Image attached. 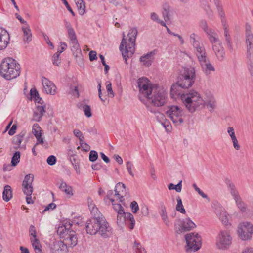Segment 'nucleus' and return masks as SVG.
Wrapping results in <instances>:
<instances>
[{"mask_svg":"<svg viewBox=\"0 0 253 253\" xmlns=\"http://www.w3.org/2000/svg\"><path fill=\"white\" fill-rule=\"evenodd\" d=\"M166 114L175 125H180L183 123L182 116L184 113L183 109L178 106H169L166 111Z\"/></svg>","mask_w":253,"mask_h":253,"instance_id":"9","label":"nucleus"},{"mask_svg":"<svg viewBox=\"0 0 253 253\" xmlns=\"http://www.w3.org/2000/svg\"><path fill=\"white\" fill-rule=\"evenodd\" d=\"M72 226V223L70 221L66 220L57 229V233L63 239L62 241L66 247L75 246L77 244L76 233L74 230H71Z\"/></svg>","mask_w":253,"mask_h":253,"instance_id":"4","label":"nucleus"},{"mask_svg":"<svg viewBox=\"0 0 253 253\" xmlns=\"http://www.w3.org/2000/svg\"><path fill=\"white\" fill-rule=\"evenodd\" d=\"M30 94L31 97L35 98L36 101H37L38 103H41V101H42V99L39 97V94L35 88H32L31 89Z\"/></svg>","mask_w":253,"mask_h":253,"instance_id":"47","label":"nucleus"},{"mask_svg":"<svg viewBox=\"0 0 253 253\" xmlns=\"http://www.w3.org/2000/svg\"><path fill=\"white\" fill-rule=\"evenodd\" d=\"M137 33V30L136 28L130 29L127 34L129 42H126L124 37H123L121 42L119 48L126 64H127V59L131 57L134 53L135 42ZM124 36H125L124 35Z\"/></svg>","mask_w":253,"mask_h":253,"instance_id":"2","label":"nucleus"},{"mask_svg":"<svg viewBox=\"0 0 253 253\" xmlns=\"http://www.w3.org/2000/svg\"><path fill=\"white\" fill-rule=\"evenodd\" d=\"M9 40V33L6 30L0 27V50H3L6 48Z\"/></svg>","mask_w":253,"mask_h":253,"instance_id":"17","label":"nucleus"},{"mask_svg":"<svg viewBox=\"0 0 253 253\" xmlns=\"http://www.w3.org/2000/svg\"><path fill=\"white\" fill-rule=\"evenodd\" d=\"M106 90L108 94V96L113 98L114 96V94L112 90V84L110 83H109L106 84Z\"/></svg>","mask_w":253,"mask_h":253,"instance_id":"60","label":"nucleus"},{"mask_svg":"<svg viewBox=\"0 0 253 253\" xmlns=\"http://www.w3.org/2000/svg\"><path fill=\"white\" fill-rule=\"evenodd\" d=\"M65 244L62 241H57L54 242L52 245V249L54 252L56 253L57 251L59 252V251L64 250L65 248H66Z\"/></svg>","mask_w":253,"mask_h":253,"instance_id":"34","label":"nucleus"},{"mask_svg":"<svg viewBox=\"0 0 253 253\" xmlns=\"http://www.w3.org/2000/svg\"><path fill=\"white\" fill-rule=\"evenodd\" d=\"M246 50L253 49V36H245Z\"/></svg>","mask_w":253,"mask_h":253,"instance_id":"41","label":"nucleus"},{"mask_svg":"<svg viewBox=\"0 0 253 253\" xmlns=\"http://www.w3.org/2000/svg\"><path fill=\"white\" fill-rule=\"evenodd\" d=\"M247 69L251 76H253V60L246 61Z\"/></svg>","mask_w":253,"mask_h":253,"instance_id":"53","label":"nucleus"},{"mask_svg":"<svg viewBox=\"0 0 253 253\" xmlns=\"http://www.w3.org/2000/svg\"><path fill=\"white\" fill-rule=\"evenodd\" d=\"M76 4L79 13L83 15L85 13V3L83 0H74Z\"/></svg>","mask_w":253,"mask_h":253,"instance_id":"32","label":"nucleus"},{"mask_svg":"<svg viewBox=\"0 0 253 253\" xmlns=\"http://www.w3.org/2000/svg\"><path fill=\"white\" fill-rule=\"evenodd\" d=\"M34 176L32 174H28L25 176L22 184L33 185Z\"/></svg>","mask_w":253,"mask_h":253,"instance_id":"38","label":"nucleus"},{"mask_svg":"<svg viewBox=\"0 0 253 253\" xmlns=\"http://www.w3.org/2000/svg\"><path fill=\"white\" fill-rule=\"evenodd\" d=\"M212 50L218 60L222 61L225 58V52L220 42L212 45Z\"/></svg>","mask_w":253,"mask_h":253,"instance_id":"19","label":"nucleus"},{"mask_svg":"<svg viewBox=\"0 0 253 253\" xmlns=\"http://www.w3.org/2000/svg\"><path fill=\"white\" fill-rule=\"evenodd\" d=\"M98 158V154L96 151L91 150L89 153V159L91 162L95 161Z\"/></svg>","mask_w":253,"mask_h":253,"instance_id":"54","label":"nucleus"},{"mask_svg":"<svg viewBox=\"0 0 253 253\" xmlns=\"http://www.w3.org/2000/svg\"><path fill=\"white\" fill-rule=\"evenodd\" d=\"M30 240L36 253H42L41 246L39 239L38 238H30Z\"/></svg>","mask_w":253,"mask_h":253,"instance_id":"37","label":"nucleus"},{"mask_svg":"<svg viewBox=\"0 0 253 253\" xmlns=\"http://www.w3.org/2000/svg\"><path fill=\"white\" fill-rule=\"evenodd\" d=\"M195 76V71L193 67L183 68L178 77V84L181 88H188L193 84Z\"/></svg>","mask_w":253,"mask_h":253,"instance_id":"6","label":"nucleus"},{"mask_svg":"<svg viewBox=\"0 0 253 253\" xmlns=\"http://www.w3.org/2000/svg\"><path fill=\"white\" fill-rule=\"evenodd\" d=\"M181 97L186 108L190 112H193L198 108L204 106V100L199 93L194 90L190 91L186 94L181 95Z\"/></svg>","mask_w":253,"mask_h":253,"instance_id":"5","label":"nucleus"},{"mask_svg":"<svg viewBox=\"0 0 253 253\" xmlns=\"http://www.w3.org/2000/svg\"><path fill=\"white\" fill-rule=\"evenodd\" d=\"M70 92L71 94H72L73 96L79 97V90L78 89L77 86H71L70 87Z\"/></svg>","mask_w":253,"mask_h":253,"instance_id":"61","label":"nucleus"},{"mask_svg":"<svg viewBox=\"0 0 253 253\" xmlns=\"http://www.w3.org/2000/svg\"><path fill=\"white\" fill-rule=\"evenodd\" d=\"M88 203V207L93 217L88 219L86 222V232L92 235L99 233L103 238L109 237L112 234V228L96 206L92 203Z\"/></svg>","mask_w":253,"mask_h":253,"instance_id":"1","label":"nucleus"},{"mask_svg":"<svg viewBox=\"0 0 253 253\" xmlns=\"http://www.w3.org/2000/svg\"><path fill=\"white\" fill-rule=\"evenodd\" d=\"M20 69V65L11 58L4 59L0 65V74L6 80H11L18 76Z\"/></svg>","mask_w":253,"mask_h":253,"instance_id":"3","label":"nucleus"},{"mask_svg":"<svg viewBox=\"0 0 253 253\" xmlns=\"http://www.w3.org/2000/svg\"><path fill=\"white\" fill-rule=\"evenodd\" d=\"M24 135L25 133L22 132L13 138V144L17 145L15 147V149H18L20 148V145L23 140Z\"/></svg>","mask_w":253,"mask_h":253,"instance_id":"30","label":"nucleus"},{"mask_svg":"<svg viewBox=\"0 0 253 253\" xmlns=\"http://www.w3.org/2000/svg\"><path fill=\"white\" fill-rule=\"evenodd\" d=\"M73 134L74 135L79 138V141H83V140H84V137L83 135L82 132L77 129H75L73 131Z\"/></svg>","mask_w":253,"mask_h":253,"instance_id":"55","label":"nucleus"},{"mask_svg":"<svg viewBox=\"0 0 253 253\" xmlns=\"http://www.w3.org/2000/svg\"><path fill=\"white\" fill-rule=\"evenodd\" d=\"M12 197V191L11 187L8 185H6L4 187L2 193L3 200L5 202H8Z\"/></svg>","mask_w":253,"mask_h":253,"instance_id":"26","label":"nucleus"},{"mask_svg":"<svg viewBox=\"0 0 253 253\" xmlns=\"http://www.w3.org/2000/svg\"><path fill=\"white\" fill-rule=\"evenodd\" d=\"M187 243V252L197 251L201 247V238L197 233H190L185 236Z\"/></svg>","mask_w":253,"mask_h":253,"instance_id":"10","label":"nucleus"},{"mask_svg":"<svg viewBox=\"0 0 253 253\" xmlns=\"http://www.w3.org/2000/svg\"><path fill=\"white\" fill-rule=\"evenodd\" d=\"M222 27L224 30V36L228 50L232 53L234 51L233 42L230 35V31L226 17L220 18Z\"/></svg>","mask_w":253,"mask_h":253,"instance_id":"12","label":"nucleus"},{"mask_svg":"<svg viewBox=\"0 0 253 253\" xmlns=\"http://www.w3.org/2000/svg\"><path fill=\"white\" fill-rule=\"evenodd\" d=\"M69 41L77 39L75 30L73 28L67 31Z\"/></svg>","mask_w":253,"mask_h":253,"instance_id":"56","label":"nucleus"},{"mask_svg":"<svg viewBox=\"0 0 253 253\" xmlns=\"http://www.w3.org/2000/svg\"><path fill=\"white\" fill-rule=\"evenodd\" d=\"M179 87H180V86L178 85L177 82L176 84H172L170 89V95L172 98H176L177 96L181 95Z\"/></svg>","mask_w":253,"mask_h":253,"instance_id":"35","label":"nucleus"},{"mask_svg":"<svg viewBox=\"0 0 253 253\" xmlns=\"http://www.w3.org/2000/svg\"><path fill=\"white\" fill-rule=\"evenodd\" d=\"M22 30L23 32L24 41L27 42H30L32 40V33L31 30L28 25L26 27H22Z\"/></svg>","mask_w":253,"mask_h":253,"instance_id":"31","label":"nucleus"},{"mask_svg":"<svg viewBox=\"0 0 253 253\" xmlns=\"http://www.w3.org/2000/svg\"><path fill=\"white\" fill-rule=\"evenodd\" d=\"M216 6L218 14L220 18L226 16L225 13L223 8L220 0H213Z\"/></svg>","mask_w":253,"mask_h":253,"instance_id":"29","label":"nucleus"},{"mask_svg":"<svg viewBox=\"0 0 253 253\" xmlns=\"http://www.w3.org/2000/svg\"><path fill=\"white\" fill-rule=\"evenodd\" d=\"M140 94L145 97H150L153 87L150 81L146 77L140 78L137 81Z\"/></svg>","mask_w":253,"mask_h":253,"instance_id":"11","label":"nucleus"},{"mask_svg":"<svg viewBox=\"0 0 253 253\" xmlns=\"http://www.w3.org/2000/svg\"><path fill=\"white\" fill-rule=\"evenodd\" d=\"M214 212L222 223L227 225L228 223V214L225 209L219 204H214Z\"/></svg>","mask_w":253,"mask_h":253,"instance_id":"15","label":"nucleus"},{"mask_svg":"<svg viewBox=\"0 0 253 253\" xmlns=\"http://www.w3.org/2000/svg\"><path fill=\"white\" fill-rule=\"evenodd\" d=\"M69 43L73 54L76 53L77 56L78 54L81 53V49L77 39L70 40Z\"/></svg>","mask_w":253,"mask_h":253,"instance_id":"27","label":"nucleus"},{"mask_svg":"<svg viewBox=\"0 0 253 253\" xmlns=\"http://www.w3.org/2000/svg\"><path fill=\"white\" fill-rule=\"evenodd\" d=\"M225 182L228 188V190L234 200L236 206L242 212H245L248 210L247 204L242 200L234 183L230 179L226 178Z\"/></svg>","mask_w":253,"mask_h":253,"instance_id":"7","label":"nucleus"},{"mask_svg":"<svg viewBox=\"0 0 253 253\" xmlns=\"http://www.w3.org/2000/svg\"><path fill=\"white\" fill-rule=\"evenodd\" d=\"M20 153L19 151H16L14 153V154L12 157L11 162V163L12 164V166H13V167L16 166L18 164V163H19V162H20Z\"/></svg>","mask_w":253,"mask_h":253,"instance_id":"40","label":"nucleus"},{"mask_svg":"<svg viewBox=\"0 0 253 253\" xmlns=\"http://www.w3.org/2000/svg\"><path fill=\"white\" fill-rule=\"evenodd\" d=\"M253 36L251 30V26L249 23H246L245 25V36Z\"/></svg>","mask_w":253,"mask_h":253,"instance_id":"62","label":"nucleus"},{"mask_svg":"<svg viewBox=\"0 0 253 253\" xmlns=\"http://www.w3.org/2000/svg\"><path fill=\"white\" fill-rule=\"evenodd\" d=\"M199 26L204 32L210 28L208 25L207 21L205 20H202L200 21Z\"/></svg>","mask_w":253,"mask_h":253,"instance_id":"63","label":"nucleus"},{"mask_svg":"<svg viewBox=\"0 0 253 253\" xmlns=\"http://www.w3.org/2000/svg\"><path fill=\"white\" fill-rule=\"evenodd\" d=\"M160 215L166 225L169 226L170 225V223L168 219L167 214L165 208H164L161 210Z\"/></svg>","mask_w":253,"mask_h":253,"instance_id":"46","label":"nucleus"},{"mask_svg":"<svg viewBox=\"0 0 253 253\" xmlns=\"http://www.w3.org/2000/svg\"><path fill=\"white\" fill-rule=\"evenodd\" d=\"M133 248L138 253H143L144 251V248L142 247L139 242L137 241L134 242Z\"/></svg>","mask_w":253,"mask_h":253,"instance_id":"50","label":"nucleus"},{"mask_svg":"<svg viewBox=\"0 0 253 253\" xmlns=\"http://www.w3.org/2000/svg\"><path fill=\"white\" fill-rule=\"evenodd\" d=\"M245 55L246 61L253 60V49H246Z\"/></svg>","mask_w":253,"mask_h":253,"instance_id":"51","label":"nucleus"},{"mask_svg":"<svg viewBox=\"0 0 253 253\" xmlns=\"http://www.w3.org/2000/svg\"><path fill=\"white\" fill-rule=\"evenodd\" d=\"M253 227L249 222H244L238 227V234L242 240L250 239L253 234Z\"/></svg>","mask_w":253,"mask_h":253,"instance_id":"14","label":"nucleus"},{"mask_svg":"<svg viewBox=\"0 0 253 253\" xmlns=\"http://www.w3.org/2000/svg\"><path fill=\"white\" fill-rule=\"evenodd\" d=\"M67 48V44L64 42H60V46L58 48L57 53L58 54H60L64 51H65Z\"/></svg>","mask_w":253,"mask_h":253,"instance_id":"58","label":"nucleus"},{"mask_svg":"<svg viewBox=\"0 0 253 253\" xmlns=\"http://www.w3.org/2000/svg\"><path fill=\"white\" fill-rule=\"evenodd\" d=\"M60 54H58V53L56 52L52 57L51 60L52 64L54 65L59 66L61 63V59L59 58Z\"/></svg>","mask_w":253,"mask_h":253,"instance_id":"48","label":"nucleus"},{"mask_svg":"<svg viewBox=\"0 0 253 253\" xmlns=\"http://www.w3.org/2000/svg\"><path fill=\"white\" fill-rule=\"evenodd\" d=\"M32 132L34 134L36 138L40 136H42L41 127L39 126L38 124H35L33 125L32 128Z\"/></svg>","mask_w":253,"mask_h":253,"instance_id":"44","label":"nucleus"},{"mask_svg":"<svg viewBox=\"0 0 253 253\" xmlns=\"http://www.w3.org/2000/svg\"><path fill=\"white\" fill-rule=\"evenodd\" d=\"M192 46L198 60L207 56L206 49L202 42H200Z\"/></svg>","mask_w":253,"mask_h":253,"instance_id":"22","label":"nucleus"},{"mask_svg":"<svg viewBox=\"0 0 253 253\" xmlns=\"http://www.w3.org/2000/svg\"><path fill=\"white\" fill-rule=\"evenodd\" d=\"M163 17L165 22H167L170 19V10L168 6L165 7L163 8L162 12Z\"/></svg>","mask_w":253,"mask_h":253,"instance_id":"45","label":"nucleus"},{"mask_svg":"<svg viewBox=\"0 0 253 253\" xmlns=\"http://www.w3.org/2000/svg\"><path fill=\"white\" fill-rule=\"evenodd\" d=\"M195 227V224L189 218H186L183 220L181 228H179L176 232L180 234L183 232L192 230Z\"/></svg>","mask_w":253,"mask_h":253,"instance_id":"23","label":"nucleus"},{"mask_svg":"<svg viewBox=\"0 0 253 253\" xmlns=\"http://www.w3.org/2000/svg\"><path fill=\"white\" fill-rule=\"evenodd\" d=\"M59 189L64 192L67 195H73L72 188L67 185L66 183L62 181L59 187Z\"/></svg>","mask_w":253,"mask_h":253,"instance_id":"33","label":"nucleus"},{"mask_svg":"<svg viewBox=\"0 0 253 253\" xmlns=\"http://www.w3.org/2000/svg\"><path fill=\"white\" fill-rule=\"evenodd\" d=\"M77 106L80 109L83 110L86 117L89 118L92 116L91 108L89 105H87L84 102H81L79 103Z\"/></svg>","mask_w":253,"mask_h":253,"instance_id":"25","label":"nucleus"},{"mask_svg":"<svg viewBox=\"0 0 253 253\" xmlns=\"http://www.w3.org/2000/svg\"><path fill=\"white\" fill-rule=\"evenodd\" d=\"M177 200V205L176 207V210L180 212L181 213H185L186 211L182 204V202L181 198L180 197H178L176 199Z\"/></svg>","mask_w":253,"mask_h":253,"instance_id":"43","label":"nucleus"},{"mask_svg":"<svg viewBox=\"0 0 253 253\" xmlns=\"http://www.w3.org/2000/svg\"><path fill=\"white\" fill-rule=\"evenodd\" d=\"M56 161V158L54 155L49 156L46 160L47 163L50 166H53L55 164Z\"/></svg>","mask_w":253,"mask_h":253,"instance_id":"57","label":"nucleus"},{"mask_svg":"<svg viewBox=\"0 0 253 253\" xmlns=\"http://www.w3.org/2000/svg\"><path fill=\"white\" fill-rule=\"evenodd\" d=\"M130 208H131L133 213H136L139 210V206L137 203L135 201H132L130 204Z\"/></svg>","mask_w":253,"mask_h":253,"instance_id":"59","label":"nucleus"},{"mask_svg":"<svg viewBox=\"0 0 253 253\" xmlns=\"http://www.w3.org/2000/svg\"><path fill=\"white\" fill-rule=\"evenodd\" d=\"M156 50H154L143 55L140 58V61L146 67H149L152 65L154 56L156 54Z\"/></svg>","mask_w":253,"mask_h":253,"instance_id":"20","label":"nucleus"},{"mask_svg":"<svg viewBox=\"0 0 253 253\" xmlns=\"http://www.w3.org/2000/svg\"><path fill=\"white\" fill-rule=\"evenodd\" d=\"M126 167L129 174L133 177L134 174L132 171V168L133 167V164L130 161H127L126 163Z\"/></svg>","mask_w":253,"mask_h":253,"instance_id":"64","label":"nucleus"},{"mask_svg":"<svg viewBox=\"0 0 253 253\" xmlns=\"http://www.w3.org/2000/svg\"><path fill=\"white\" fill-rule=\"evenodd\" d=\"M146 98L151 100L153 105L162 106L166 102L167 92L163 88L156 85L153 87L150 97Z\"/></svg>","mask_w":253,"mask_h":253,"instance_id":"8","label":"nucleus"},{"mask_svg":"<svg viewBox=\"0 0 253 253\" xmlns=\"http://www.w3.org/2000/svg\"><path fill=\"white\" fill-rule=\"evenodd\" d=\"M42 82L43 88L47 94H54L56 87L54 84L45 77H42Z\"/></svg>","mask_w":253,"mask_h":253,"instance_id":"18","label":"nucleus"},{"mask_svg":"<svg viewBox=\"0 0 253 253\" xmlns=\"http://www.w3.org/2000/svg\"><path fill=\"white\" fill-rule=\"evenodd\" d=\"M203 72L207 75L211 74V72L215 71L213 66L210 63L208 56L198 59Z\"/></svg>","mask_w":253,"mask_h":253,"instance_id":"16","label":"nucleus"},{"mask_svg":"<svg viewBox=\"0 0 253 253\" xmlns=\"http://www.w3.org/2000/svg\"><path fill=\"white\" fill-rule=\"evenodd\" d=\"M204 101V106H206L211 112H213L217 107V102L215 98L212 95H211Z\"/></svg>","mask_w":253,"mask_h":253,"instance_id":"24","label":"nucleus"},{"mask_svg":"<svg viewBox=\"0 0 253 253\" xmlns=\"http://www.w3.org/2000/svg\"><path fill=\"white\" fill-rule=\"evenodd\" d=\"M115 192V195L118 196L121 202L123 201L124 196L127 197L128 196L125 185L121 182H119L116 184Z\"/></svg>","mask_w":253,"mask_h":253,"instance_id":"21","label":"nucleus"},{"mask_svg":"<svg viewBox=\"0 0 253 253\" xmlns=\"http://www.w3.org/2000/svg\"><path fill=\"white\" fill-rule=\"evenodd\" d=\"M208 39L212 45L220 42L217 33L210 37Z\"/></svg>","mask_w":253,"mask_h":253,"instance_id":"52","label":"nucleus"},{"mask_svg":"<svg viewBox=\"0 0 253 253\" xmlns=\"http://www.w3.org/2000/svg\"><path fill=\"white\" fill-rule=\"evenodd\" d=\"M189 41L192 46L201 42L199 36L194 33L190 35Z\"/></svg>","mask_w":253,"mask_h":253,"instance_id":"39","label":"nucleus"},{"mask_svg":"<svg viewBox=\"0 0 253 253\" xmlns=\"http://www.w3.org/2000/svg\"><path fill=\"white\" fill-rule=\"evenodd\" d=\"M22 191L25 195L30 196V194H32L33 192V185L22 184Z\"/></svg>","mask_w":253,"mask_h":253,"instance_id":"42","label":"nucleus"},{"mask_svg":"<svg viewBox=\"0 0 253 253\" xmlns=\"http://www.w3.org/2000/svg\"><path fill=\"white\" fill-rule=\"evenodd\" d=\"M126 213L125 211L117 213V223L120 226H122L126 223Z\"/></svg>","mask_w":253,"mask_h":253,"instance_id":"36","label":"nucleus"},{"mask_svg":"<svg viewBox=\"0 0 253 253\" xmlns=\"http://www.w3.org/2000/svg\"><path fill=\"white\" fill-rule=\"evenodd\" d=\"M232 237L229 232L226 230L220 232L216 240V245L220 249H227L231 244Z\"/></svg>","mask_w":253,"mask_h":253,"instance_id":"13","label":"nucleus"},{"mask_svg":"<svg viewBox=\"0 0 253 253\" xmlns=\"http://www.w3.org/2000/svg\"><path fill=\"white\" fill-rule=\"evenodd\" d=\"M110 200L112 203L113 209L117 213L124 211V208L120 204H114V200L112 199H110Z\"/></svg>","mask_w":253,"mask_h":253,"instance_id":"49","label":"nucleus"},{"mask_svg":"<svg viewBox=\"0 0 253 253\" xmlns=\"http://www.w3.org/2000/svg\"><path fill=\"white\" fill-rule=\"evenodd\" d=\"M126 220L125 223L127 225L130 230H132L134 228L135 223L133 215L129 212H126Z\"/></svg>","mask_w":253,"mask_h":253,"instance_id":"28","label":"nucleus"}]
</instances>
